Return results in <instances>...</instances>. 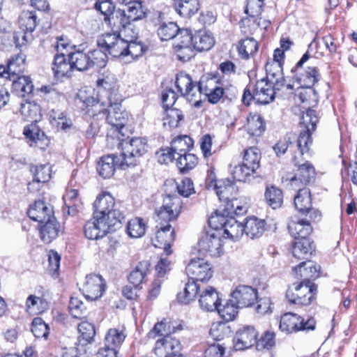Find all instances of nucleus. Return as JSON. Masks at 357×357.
<instances>
[{"label": "nucleus", "instance_id": "45", "mask_svg": "<svg viewBox=\"0 0 357 357\" xmlns=\"http://www.w3.org/2000/svg\"><path fill=\"white\" fill-rule=\"evenodd\" d=\"M192 36L195 50H208L215 43L213 37L205 31H199Z\"/></svg>", "mask_w": 357, "mask_h": 357}, {"label": "nucleus", "instance_id": "14", "mask_svg": "<svg viewBox=\"0 0 357 357\" xmlns=\"http://www.w3.org/2000/svg\"><path fill=\"white\" fill-rule=\"evenodd\" d=\"M119 226L109 224L107 220L98 219L93 215V218L87 221L84 227L85 236L90 240H98L105 236L110 231L115 229Z\"/></svg>", "mask_w": 357, "mask_h": 357}, {"label": "nucleus", "instance_id": "36", "mask_svg": "<svg viewBox=\"0 0 357 357\" xmlns=\"http://www.w3.org/2000/svg\"><path fill=\"white\" fill-rule=\"evenodd\" d=\"M119 156L107 155L102 157L98 162L97 170L99 174L105 178H110L114 175L116 165L119 166Z\"/></svg>", "mask_w": 357, "mask_h": 357}, {"label": "nucleus", "instance_id": "15", "mask_svg": "<svg viewBox=\"0 0 357 357\" xmlns=\"http://www.w3.org/2000/svg\"><path fill=\"white\" fill-rule=\"evenodd\" d=\"M186 274L192 280L206 281L213 274L211 265L202 258H193L185 268Z\"/></svg>", "mask_w": 357, "mask_h": 357}, {"label": "nucleus", "instance_id": "17", "mask_svg": "<svg viewBox=\"0 0 357 357\" xmlns=\"http://www.w3.org/2000/svg\"><path fill=\"white\" fill-rule=\"evenodd\" d=\"M109 109L105 110V114L107 123L118 130L121 129L127 122L128 113L122 109L121 104V99L116 98L113 102L111 97H109Z\"/></svg>", "mask_w": 357, "mask_h": 357}, {"label": "nucleus", "instance_id": "9", "mask_svg": "<svg viewBox=\"0 0 357 357\" xmlns=\"http://www.w3.org/2000/svg\"><path fill=\"white\" fill-rule=\"evenodd\" d=\"M173 49L178 59L182 61H189L195 55L193 36L188 29H181L176 35Z\"/></svg>", "mask_w": 357, "mask_h": 357}, {"label": "nucleus", "instance_id": "3", "mask_svg": "<svg viewBox=\"0 0 357 357\" xmlns=\"http://www.w3.org/2000/svg\"><path fill=\"white\" fill-rule=\"evenodd\" d=\"M148 145L145 139L141 137L132 138L128 142L121 144V151L119 155V167L126 169L137 165L138 158L147 152Z\"/></svg>", "mask_w": 357, "mask_h": 357}, {"label": "nucleus", "instance_id": "26", "mask_svg": "<svg viewBox=\"0 0 357 357\" xmlns=\"http://www.w3.org/2000/svg\"><path fill=\"white\" fill-rule=\"evenodd\" d=\"M199 304L204 311L213 312L218 309L220 305V298L216 289L210 286L200 289Z\"/></svg>", "mask_w": 357, "mask_h": 357}, {"label": "nucleus", "instance_id": "1", "mask_svg": "<svg viewBox=\"0 0 357 357\" xmlns=\"http://www.w3.org/2000/svg\"><path fill=\"white\" fill-rule=\"evenodd\" d=\"M319 121V116L317 112L312 109H307L303 114L301 124L305 130L301 132L296 144L298 151L293 156V162L298 167L296 175L291 178L287 177V180L290 181L291 185L295 190L297 188L305 185L312 181L315 177V169L314 166L303 158L305 153H307L310 146L312 143L311 134L315 130L317 123Z\"/></svg>", "mask_w": 357, "mask_h": 357}, {"label": "nucleus", "instance_id": "64", "mask_svg": "<svg viewBox=\"0 0 357 357\" xmlns=\"http://www.w3.org/2000/svg\"><path fill=\"white\" fill-rule=\"evenodd\" d=\"M24 65L25 56L22 54H18L8 61V73L11 74L12 77H16L24 70Z\"/></svg>", "mask_w": 357, "mask_h": 357}, {"label": "nucleus", "instance_id": "20", "mask_svg": "<svg viewBox=\"0 0 357 357\" xmlns=\"http://www.w3.org/2000/svg\"><path fill=\"white\" fill-rule=\"evenodd\" d=\"M206 187L209 190H214L219 199L225 203L234 198L237 192L236 186L229 180L217 181L216 180L208 178L206 181Z\"/></svg>", "mask_w": 357, "mask_h": 357}, {"label": "nucleus", "instance_id": "58", "mask_svg": "<svg viewBox=\"0 0 357 357\" xmlns=\"http://www.w3.org/2000/svg\"><path fill=\"white\" fill-rule=\"evenodd\" d=\"M183 118V116L180 110L175 108L167 109L164 114L163 126L169 128H176Z\"/></svg>", "mask_w": 357, "mask_h": 357}, {"label": "nucleus", "instance_id": "21", "mask_svg": "<svg viewBox=\"0 0 357 357\" xmlns=\"http://www.w3.org/2000/svg\"><path fill=\"white\" fill-rule=\"evenodd\" d=\"M298 188V192L294 198V204L296 209L302 213H309L312 220H319L320 213L312 208L310 192L307 188Z\"/></svg>", "mask_w": 357, "mask_h": 357}, {"label": "nucleus", "instance_id": "25", "mask_svg": "<svg viewBox=\"0 0 357 357\" xmlns=\"http://www.w3.org/2000/svg\"><path fill=\"white\" fill-rule=\"evenodd\" d=\"M223 89L216 77H202L200 80V96L204 93L211 103H217L223 95Z\"/></svg>", "mask_w": 357, "mask_h": 357}, {"label": "nucleus", "instance_id": "35", "mask_svg": "<svg viewBox=\"0 0 357 357\" xmlns=\"http://www.w3.org/2000/svg\"><path fill=\"white\" fill-rule=\"evenodd\" d=\"M43 224L40 229L41 240L45 243H50L58 236L60 231L59 223L53 217Z\"/></svg>", "mask_w": 357, "mask_h": 357}, {"label": "nucleus", "instance_id": "28", "mask_svg": "<svg viewBox=\"0 0 357 357\" xmlns=\"http://www.w3.org/2000/svg\"><path fill=\"white\" fill-rule=\"evenodd\" d=\"M280 90L275 89L273 84L265 79H261L256 83L254 98L261 104H268L273 100L275 91Z\"/></svg>", "mask_w": 357, "mask_h": 357}, {"label": "nucleus", "instance_id": "56", "mask_svg": "<svg viewBox=\"0 0 357 357\" xmlns=\"http://www.w3.org/2000/svg\"><path fill=\"white\" fill-rule=\"evenodd\" d=\"M36 15L32 11H23L19 18L20 28L31 33L36 26Z\"/></svg>", "mask_w": 357, "mask_h": 357}, {"label": "nucleus", "instance_id": "61", "mask_svg": "<svg viewBox=\"0 0 357 357\" xmlns=\"http://www.w3.org/2000/svg\"><path fill=\"white\" fill-rule=\"evenodd\" d=\"M146 231V224L143 219L135 218L130 220L127 225L128 234L132 238H140Z\"/></svg>", "mask_w": 357, "mask_h": 357}, {"label": "nucleus", "instance_id": "40", "mask_svg": "<svg viewBox=\"0 0 357 357\" xmlns=\"http://www.w3.org/2000/svg\"><path fill=\"white\" fill-rule=\"evenodd\" d=\"M245 128L250 135L260 136L265 130V124L259 114H250Z\"/></svg>", "mask_w": 357, "mask_h": 357}, {"label": "nucleus", "instance_id": "34", "mask_svg": "<svg viewBox=\"0 0 357 357\" xmlns=\"http://www.w3.org/2000/svg\"><path fill=\"white\" fill-rule=\"evenodd\" d=\"M20 112L25 121L38 122L41 119L40 107L35 101L26 100L22 102Z\"/></svg>", "mask_w": 357, "mask_h": 357}, {"label": "nucleus", "instance_id": "59", "mask_svg": "<svg viewBox=\"0 0 357 357\" xmlns=\"http://www.w3.org/2000/svg\"><path fill=\"white\" fill-rule=\"evenodd\" d=\"M198 163V158L192 153H183L177 156L176 165L181 172L193 169Z\"/></svg>", "mask_w": 357, "mask_h": 357}, {"label": "nucleus", "instance_id": "13", "mask_svg": "<svg viewBox=\"0 0 357 357\" xmlns=\"http://www.w3.org/2000/svg\"><path fill=\"white\" fill-rule=\"evenodd\" d=\"M181 209V200L176 196H166L163 199L162 205L155 211L157 222L160 221L169 224V222L176 220Z\"/></svg>", "mask_w": 357, "mask_h": 357}, {"label": "nucleus", "instance_id": "53", "mask_svg": "<svg viewBox=\"0 0 357 357\" xmlns=\"http://www.w3.org/2000/svg\"><path fill=\"white\" fill-rule=\"evenodd\" d=\"M137 34L130 36L128 39V49L126 50L125 56V63H130L135 59L142 55L144 52V47L141 43H136L134 39L136 38Z\"/></svg>", "mask_w": 357, "mask_h": 357}, {"label": "nucleus", "instance_id": "30", "mask_svg": "<svg viewBox=\"0 0 357 357\" xmlns=\"http://www.w3.org/2000/svg\"><path fill=\"white\" fill-rule=\"evenodd\" d=\"M181 330V326H175L173 322L164 319L160 322L156 323L153 328L149 332L148 337L149 339H155L157 337H166V335H172L177 331Z\"/></svg>", "mask_w": 357, "mask_h": 357}, {"label": "nucleus", "instance_id": "24", "mask_svg": "<svg viewBox=\"0 0 357 357\" xmlns=\"http://www.w3.org/2000/svg\"><path fill=\"white\" fill-rule=\"evenodd\" d=\"M257 333L252 326H243L236 333L234 347L236 351H241L251 347L256 343Z\"/></svg>", "mask_w": 357, "mask_h": 357}, {"label": "nucleus", "instance_id": "60", "mask_svg": "<svg viewBox=\"0 0 357 357\" xmlns=\"http://www.w3.org/2000/svg\"><path fill=\"white\" fill-rule=\"evenodd\" d=\"M180 30L174 22L162 23L158 29V35L161 40H174Z\"/></svg>", "mask_w": 357, "mask_h": 357}, {"label": "nucleus", "instance_id": "47", "mask_svg": "<svg viewBox=\"0 0 357 357\" xmlns=\"http://www.w3.org/2000/svg\"><path fill=\"white\" fill-rule=\"evenodd\" d=\"M98 86L107 91L109 93L108 98L114 95L115 97L118 95V81L113 73L107 72L102 74V77L97 81Z\"/></svg>", "mask_w": 357, "mask_h": 357}, {"label": "nucleus", "instance_id": "52", "mask_svg": "<svg viewBox=\"0 0 357 357\" xmlns=\"http://www.w3.org/2000/svg\"><path fill=\"white\" fill-rule=\"evenodd\" d=\"M265 198L268 204L273 209L280 208L283 203L282 190L273 185L266 188Z\"/></svg>", "mask_w": 357, "mask_h": 357}, {"label": "nucleus", "instance_id": "18", "mask_svg": "<svg viewBox=\"0 0 357 357\" xmlns=\"http://www.w3.org/2000/svg\"><path fill=\"white\" fill-rule=\"evenodd\" d=\"M266 81L273 84L275 89H284L286 91H291L294 84H285L283 75L282 63L277 62H267L266 64Z\"/></svg>", "mask_w": 357, "mask_h": 357}, {"label": "nucleus", "instance_id": "37", "mask_svg": "<svg viewBox=\"0 0 357 357\" xmlns=\"http://www.w3.org/2000/svg\"><path fill=\"white\" fill-rule=\"evenodd\" d=\"M64 204L68 208V214L70 215H75L82 209V202L79 197L77 190H68L63 196Z\"/></svg>", "mask_w": 357, "mask_h": 357}, {"label": "nucleus", "instance_id": "4", "mask_svg": "<svg viewBox=\"0 0 357 357\" xmlns=\"http://www.w3.org/2000/svg\"><path fill=\"white\" fill-rule=\"evenodd\" d=\"M211 227L221 230L222 235H226L228 238L237 240L244 234V224L237 221L234 218H227L215 213L208 220Z\"/></svg>", "mask_w": 357, "mask_h": 357}, {"label": "nucleus", "instance_id": "55", "mask_svg": "<svg viewBox=\"0 0 357 357\" xmlns=\"http://www.w3.org/2000/svg\"><path fill=\"white\" fill-rule=\"evenodd\" d=\"M149 270L147 261L139 262L135 268L130 273L128 280L134 287H138L142 282Z\"/></svg>", "mask_w": 357, "mask_h": 357}, {"label": "nucleus", "instance_id": "22", "mask_svg": "<svg viewBox=\"0 0 357 357\" xmlns=\"http://www.w3.org/2000/svg\"><path fill=\"white\" fill-rule=\"evenodd\" d=\"M231 298L241 308L248 307L257 300V292L250 286L239 285L232 291Z\"/></svg>", "mask_w": 357, "mask_h": 357}, {"label": "nucleus", "instance_id": "31", "mask_svg": "<svg viewBox=\"0 0 357 357\" xmlns=\"http://www.w3.org/2000/svg\"><path fill=\"white\" fill-rule=\"evenodd\" d=\"M295 101L305 103L309 107L314 106L318 102V96L312 86H305L295 84Z\"/></svg>", "mask_w": 357, "mask_h": 357}, {"label": "nucleus", "instance_id": "46", "mask_svg": "<svg viewBox=\"0 0 357 357\" xmlns=\"http://www.w3.org/2000/svg\"><path fill=\"white\" fill-rule=\"evenodd\" d=\"M79 333L78 342L80 345H86L93 341L96 334L94 326L86 321H82L77 326Z\"/></svg>", "mask_w": 357, "mask_h": 357}, {"label": "nucleus", "instance_id": "2", "mask_svg": "<svg viewBox=\"0 0 357 357\" xmlns=\"http://www.w3.org/2000/svg\"><path fill=\"white\" fill-rule=\"evenodd\" d=\"M93 215L98 219H105L109 224L117 226L121 225L123 219V213L119 209L114 197L105 191L97 195L93 202Z\"/></svg>", "mask_w": 357, "mask_h": 357}, {"label": "nucleus", "instance_id": "63", "mask_svg": "<svg viewBox=\"0 0 357 357\" xmlns=\"http://www.w3.org/2000/svg\"><path fill=\"white\" fill-rule=\"evenodd\" d=\"M241 308L236 302L232 301V298L227 301V303L221 307L218 305L217 310L219 314L226 321L233 320L238 314V309Z\"/></svg>", "mask_w": 357, "mask_h": 357}, {"label": "nucleus", "instance_id": "33", "mask_svg": "<svg viewBox=\"0 0 357 357\" xmlns=\"http://www.w3.org/2000/svg\"><path fill=\"white\" fill-rule=\"evenodd\" d=\"M288 229L289 233L295 239L307 238L312 231V228L307 220L297 218L289 222Z\"/></svg>", "mask_w": 357, "mask_h": 357}, {"label": "nucleus", "instance_id": "23", "mask_svg": "<svg viewBox=\"0 0 357 357\" xmlns=\"http://www.w3.org/2000/svg\"><path fill=\"white\" fill-rule=\"evenodd\" d=\"M104 290L105 283L100 275L93 274L86 277L82 291L86 299L97 300L101 297Z\"/></svg>", "mask_w": 357, "mask_h": 357}, {"label": "nucleus", "instance_id": "57", "mask_svg": "<svg viewBox=\"0 0 357 357\" xmlns=\"http://www.w3.org/2000/svg\"><path fill=\"white\" fill-rule=\"evenodd\" d=\"M51 122L58 130H65L73 126L71 119L59 109H52L50 112Z\"/></svg>", "mask_w": 357, "mask_h": 357}, {"label": "nucleus", "instance_id": "7", "mask_svg": "<svg viewBox=\"0 0 357 357\" xmlns=\"http://www.w3.org/2000/svg\"><path fill=\"white\" fill-rule=\"evenodd\" d=\"M98 45L112 56L117 57L124 62L128 49V39H123L116 33H107L98 39Z\"/></svg>", "mask_w": 357, "mask_h": 357}, {"label": "nucleus", "instance_id": "43", "mask_svg": "<svg viewBox=\"0 0 357 357\" xmlns=\"http://www.w3.org/2000/svg\"><path fill=\"white\" fill-rule=\"evenodd\" d=\"M25 306L28 313L36 314L47 310L49 305L43 298L31 294L26 298Z\"/></svg>", "mask_w": 357, "mask_h": 357}, {"label": "nucleus", "instance_id": "29", "mask_svg": "<svg viewBox=\"0 0 357 357\" xmlns=\"http://www.w3.org/2000/svg\"><path fill=\"white\" fill-rule=\"evenodd\" d=\"M27 213L31 219L40 224L54 217L52 207L40 200L36 201L34 204H31Z\"/></svg>", "mask_w": 357, "mask_h": 357}, {"label": "nucleus", "instance_id": "41", "mask_svg": "<svg viewBox=\"0 0 357 357\" xmlns=\"http://www.w3.org/2000/svg\"><path fill=\"white\" fill-rule=\"evenodd\" d=\"M297 277L305 278H316L319 276L320 266L313 261L301 262L298 266L294 268Z\"/></svg>", "mask_w": 357, "mask_h": 357}, {"label": "nucleus", "instance_id": "54", "mask_svg": "<svg viewBox=\"0 0 357 357\" xmlns=\"http://www.w3.org/2000/svg\"><path fill=\"white\" fill-rule=\"evenodd\" d=\"M192 145V139L187 135H183L178 137L172 140L171 149L176 156H178L183 153H186Z\"/></svg>", "mask_w": 357, "mask_h": 357}, {"label": "nucleus", "instance_id": "8", "mask_svg": "<svg viewBox=\"0 0 357 357\" xmlns=\"http://www.w3.org/2000/svg\"><path fill=\"white\" fill-rule=\"evenodd\" d=\"M315 290L316 287L313 283L309 280L304 281L289 288L286 296L291 303L306 305H309L314 298Z\"/></svg>", "mask_w": 357, "mask_h": 357}, {"label": "nucleus", "instance_id": "16", "mask_svg": "<svg viewBox=\"0 0 357 357\" xmlns=\"http://www.w3.org/2000/svg\"><path fill=\"white\" fill-rule=\"evenodd\" d=\"M155 236L152 238V243L155 248H162L166 255L172 253L171 245L174 243V230L169 224L157 225Z\"/></svg>", "mask_w": 357, "mask_h": 357}, {"label": "nucleus", "instance_id": "10", "mask_svg": "<svg viewBox=\"0 0 357 357\" xmlns=\"http://www.w3.org/2000/svg\"><path fill=\"white\" fill-rule=\"evenodd\" d=\"M315 324L316 321L313 318L305 321L296 314L287 312L281 317L279 328L282 332L291 333L299 331L314 330Z\"/></svg>", "mask_w": 357, "mask_h": 357}, {"label": "nucleus", "instance_id": "27", "mask_svg": "<svg viewBox=\"0 0 357 357\" xmlns=\"http://www.w3.org/2000/svg\"><path fill=\"white\" fill-rule=\"evenodd\" d=\"M23 134L31 146L43 149L49 144V139L36 123H31L25 126Z\"/></svg>", "mask_w": 357, "mask_h": 357}, {"label": "nucleus", "instance_id": "50", "mask_svg": "<svg viewBox=\"0 0 357 357\" xmlns=\"http://www.w3.org/2000/svg\"><path fill=\"white\" fill-rule=\"evenodd\" d=\"M86 90H80L77 93V98L82 102L86 107H94L92 109V112L94 115L105 114V107L103 103L100 104V100L95 98L93 95L86 96Z\"/></svg>", "mask_w": 357, "mask_h": 357}, {"label": "nucleus", "instance_id": "5", "mask_svg": "<svg viewBox=\"0 0 357 357\" xmlns=\"http://www.w3.org/2000/svg\"><path fill=\"white\" fill-rule=\"evenodd\" d=\"M175 85L178 91L187 101L196 107H201L200 82L197 84L189 75L182 72L177 75Z\"/></svg>", "mask_w": 357, "mask_h": 357}, {"label": "nucleus", "instance_id": "42", "mask_svg": "<svg viewBox=\"0 0 357 357\" xmlns=\"http://www.w3.org/2000/svg\"><path fill=\"white\" fill-rule=\"evenodd\" d=\"M312 252V245L307 238L295 239L292 245L293 257L298 259H303Z\"/></svg>", "mask_w": 357, "mask_h": 357}, {"label": "nucleus", "instance_id": "44", "mask_svg": "<svg viewBox=\"0 0 357 357\" xmlns=\"http://www.w3.org/2000/svg\"><path fill=\"white\" fill-rule=\"evenodd\" d=\"M198 0H176L175 9L183 17H190L199 10Z\"/></svg>", "mask_w": 357, "mask_h": 357}, {"label": "nucleus", "instance_id": "48", "mask_svg": "<svg viewBox=\"0 0 357 357\" xmlns=\"http://www.w3.org/2000/svg\"><path fill=\"white\" fill-rule=\"evenodd\" d=\"M200 289L195 280H189L184 289L177 294V299L182 304H189L195 300Z\"/></svg>", "mask_w": 357, "mask_h": 357}, {"label": "nucleus", "instance_id": "49", "mask_svg": "<svg viewBox=\"0 0 357 357\" xmlns=\"http://www.w3.org/2000/svg\"><path fill=\"white\" fill-rule=\"evenodd\" d=\"M73 69L79 71L86 70L91 68L90 58L88 54L82 51H75L69 55Z\"/></svg>", "mask_w": 357, "mask_h": 357}, {"label": "nucleus", "instance_id": "6", "mask_svg": "<svg viewBox=\"0 0 357 357\" xmlns=\"http://www.w3.org/2000/svg\"><path fill=\"white\" fill-rule=\"evenodd\" d=\"M222 231L211 227L204 234L198 242L199 250L212 257H219L224 251Z\"/></svg>", "mask_w": 357, "mask_h": 357}, {"label": "nucleus", "instance_id": "62", "mask_svg": "<svg viewBox=\"0 0 357 357\" xmlns=\"http://www.w3.org/2000/svg\"><path fill=\"white\" fill-rule=\"evenodd\" d=\"M126 337L123 330L110 328L105 335V344L117 349L124 342Z\"/></svg>", "mask_w": 357, "mask_h": 357}, {"label": "nucleus", "instance_id": "51", "mask_svg": "<svg viewBox=\"0 0 357 357\" xmlns=\"http://www.w3.org/2000/svg\"><path fill=\"white\" fill-rule=\"evenodd\" d=\"M258 50L257 42L253 38L241 40L238 46V52L241 57L248 59L253 56Z\"/></svg>", "mask_w": 357, "mask_h": 357}, {"label": "nucleus", "instance_id": "12", "mask_svg": "<svg viewBox=\"0 0 357 357\" xmlns=\"http://www.w3.org/2000/svg\"><path fill=\"white\" fill-rule=\"evenodd\" d=\"M310 59V54L306 52L296 63L292 71L296 73V82L293 84L313 86L319 79L320 75L316 67L303 68V65Z\"/></svg>", "mask_w": 357, "mask_h": 357}, {"label": "nucleus", "instance_id": "32", "mask_svg": "<svg viewBox=\"0 0 357 357\" xmlns=\"http://www.w3.org/2000/svg\"><path fill=\"white\" fill-rule=\"evenodd\" d=\"M265 230V220L257 217H249L244 223V234L251 239L259 238Z\"/></svg>", "mask_w": 357, "mask_h": 357}, {"label": "nucleus", "instance_id": "11", "mask_svg": "<svg viewBox=\"0 0 357 357\" xmlns=\"http://www.w3.org/2000/svg\"><path fill=\"white\" fill-rule=\"evenodd\" d=\"M124 6L126 7L123 9H120L118 13L119 14L120 23L123 28L121 32L126 37L128 38V32L132 31L128 26L132 22L144 19L146 17V13L143 10L140 0H136Z\"/></svg>", "mask_w": 357, "mask_h": 357}, {"label": "nucleus", "instance_id": "38", "mask_svg": "<svg viewBox=\"0 0 357 357\" xmlns=\"http://www.w3.org/2000/svg\"><path fill=\"white\" fill-rule=\"evenodd\" d=\"M13 89L18 96L24 97L33 90V84L29 76L12 77Z\"/></svg>", "mask_w": 357, "mask_h": 357}, {"label": "nucleus", "instance_id": "19", "mask_svg": "<svg viewBox=\"0 0 357 357\" xmlns=\"http://www.w3.org/2000/svg\"><path fill=\"white\" fill-rule=\"evenodd\" d=\"M181 343L172 335L160 337L155 344L154 353L159 357H172L179 356Z\"/></svg>", "mask_w": 357, "mask_h": 357}, {"label": "nucleus", "instance_id": "39", "mask_svg": "<svg viewBox=\"0 0 357 357\" xmlns=\"http://www.w3.org/2000/svg\"><path fill=\"white\" fill-rule=\"evenodd\" d=\"M73 66L70 57H68V61H67L65 56L56 55L52 64V70L56 77L58 78L63 77L65 76H70Z\"/></svg>", "mask_w": 357, "mask_h": 357}]
</instances>
